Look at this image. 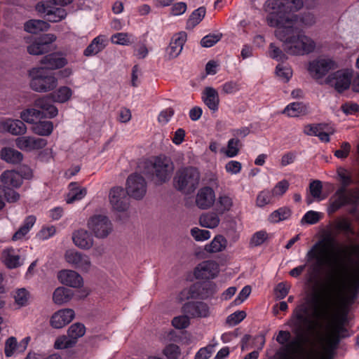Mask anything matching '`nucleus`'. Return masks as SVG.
Masks as SVG:
<instances>
[{
  "mask_svg": "<svg viewBox=\"0 0 359 359\" xmlns=\"http://www.w3.org/2000/svg\"><path fill=\"white\" fill-rule=\"evenodd\" d=\"M337 290V304L329 301V304H319L316 297L306 298L294 309L288 321L290 326L295 327V332H314L321 326V320L332 316V323L330 330L341 334L345 330L344 324L348 315V296L341 295Z\"/></svg>",
  "mask_w": 359,
  "mask_h": 359,
  "instance_id": "obj_1",
  "label": "nucleus"
},
{
  "mask_svg": "<svg viewBox=\"0 0 359 359\" xmlns=\"http://www.w3.org/2000/svg\"><path fill=\"white\" fill-rule=\"evenodd\" d=\"M279 20L272 27H276L275 36L282 42L283 48L287 54L303 55L315 50L314 41L294 26L298 20L297 15H289Z\"/></svg>",
  "mask_w": 359,
  "mask_h": 359,
  "instance_id": "obj_2",
  "label": "nucleus"
},
{
  "mask_svg": "<svg viewBox=\"0 0 359 359\" xmlns=\"http://www.w3.org/2000/svg\"><path fill=\"white\" fill-rule=\"evenodd\" d=\"M306 257L307 262H313L311 268L315 273H319L325 266L330 267L329 276L334 289L338 278L348 271L344 259L332 257L329 246L323 240L316 242L307 252Z\"/></svg>",
  "mask_w": 359,
  "mask_h": 359,
  "instance_id": "obj_3",
  "label": "nucleus"
},
{
  "mask_svg": "<svg viewBox=\"0 0 359 359\" xmlns=\"http://www.w3.org/2000/svg\"><path fill=\"white\" fill-rule=\"evenodd\" d=\"M302 0H268L264 5V10L268 13L266 22L268 25H277L279 20L289 15H297L295 12L303 7Z\"/></svg>",
  "mask_w": 359,
  "mask_h": 359,
  "instance_id": "obj_4",
  "label": "nucleus"
},
{
  "mask_svg": "<svg viewBox=\"0 0 359 359\" xmlns=\"http://www.w3.org/2000/svg\"><path fill=\"white\" fill-rule=\"evenodd\" d=\"M200 181V172L193 167L178 170L173 180L175 187L180 191L189 194L198 187Z\"/></svg>",
  "mask_w": 359,
  "mask_h": 359,
  "instance_id": "obj_5",
  "label": "nucleus"
},
{
  "mask_svg": "<svg viewBox=\"0 0 359 359\" xmlns=\"http://www.w3.org/2000/svg\"><path fill=\"white\" fill-rule=\"evenodd\" d=\"M148 172L151 173L152 178L158 184L168 182L174 170V165L171 159L165 156L154 158L147 163Z\"/></svg>",
  "mask_w": 359,
  "mask_h": 359,
  "instance_id": "obj_6",
  "label": "nucleus"
},
{
  "mask_svg": "<svg viewBox=\"0 0 359 359\" xmlns=\"http://www.w3.org/2000/svg\"><path fill=\"white\" fill-rule=\"evenodd\" d=\"M32 89L39 93H46L54 90L57 86V79L53 73L44 68H34L30 72Z\"/></svg>",
  "mask_w": 359,
  "mask_h": 359,
  "instance_id": "obj_7",
  "label": "nucleus"
},
{
  "mask_svg": "<svg viewBox=\"0 0 359 359\" xmlns=\"http://www.w3.org/2000/svg\"><path fill=\"white\" fill-rule=\"evenodd\" d=\"M87 226L97 238H105L114 231V226L110 219L105 215L97 214L90 217Z\"/></svg>",
  "mask_w": 359,
  "mask_h": 359,
  "instance_id": "obj_8",
  "label": "nucleus"
},
{
  "mask_svg": "<svg viewBox=\"0 0 359 359\" xmlns=\"http://www.w3.org/2000/svg\"><path fill=\"white\" fill-rule=\"evenodd\" d=\"M125 191L130 198L135 200L142 199L147 191L146 180L138 173L130 175L126 180Z\"/></svg>",
  "mask_w": 359,
  "mask_h": 359,
  "instance_id": "obj_9",
  "label": "nucleus"
},
{
  "mask_svg": "<svg viewBox=\"0 0 359 359\" xmlns=\"http://www.w3.org/2000/svg\"><path fill=\"white\" fill-rule=\"evenodd\" d=\"M128 196L125 189L121 187L111 189L109 198L112 208L117 212H126L130 207V199Z\"/></svg>",
  "mask_w": 359,
  "mask_h": 359,
  "instance_id": "obj_10",
  "label": "nucleus"
},
{
  "mask_svg": "<svg viewBox=\"0 0 359 359\" xmlns=\"http://www.w3.org/2000/svg\"><path fill=\"white\" fill-rule=\"evenodd\" d=\"M351 77V74L347 70H339L330 74L325 82L334 87L337 92L341 93L349 88Z\"/></svg>",
  "mask_w": 359,
  "mask_h": 359,
  "instance_id": "obj_11",
  "label": "nucleus"
},
{
  "mask_svg": "<svg viewBox=\"0 0 359 359\" xmlns=\"http://www.w3.org/2000/svg\"><path fill=\"white\" fill-rule=\"evenodd\" d=\"M335 68V63L330 59H317L309 62L308 71L315 79L323 78L330 70Z\"/></svg>",
  "mask_w": 359,
  "mask_h": 359,
  "instance_id": "obj_12",
  "label": "nucleus"
},
{
  "mask_svg": "<svg viewBox=\"0 0 359 359\" xmlns=\"http://www.w3.org/2000/svg\"><path fill=\"white\" fill-rule=\"evenodd\" d=\"M65 259L67 263L81 271H88L90 269L91 262L89 257L74 250H67Z\"/></svg>",
  "mask_w": 359,
  "mask_h": 359,
  "instance_id": "obj_13",
  "label": "nucleus"
},
{
  "mask_svg": "<svg viewBox=\"0 0 359 359\" xmlns=\"http://www.w3.org/2000/svg\"><path fill=\"white\" fill-rule=\"evenodd\" d=\"M16 147L26 151L38 150L46 147L47 141L41 137H35L33 136H22L18 137L15 140Z\"/></svg>",
  "mask_w": 359,
  "mask_h": 359,
  "instance_id": "obj_14",
  "label": "nucleus"
},
{
  "mask_svg": "<svg viewBox=\"0 0 359 359\" xmlns=\"http://www.w3.org/2000/svg\"><path fill=\"white\" fill-rule=\"evenodd\" d=\"M219 273L218 264L212 260L200 263L194 270V276L198 279H212Z\"/></svg>",
  "mask_w": 359,
  "mask_h": 359,
  "instance_id": "obj_15",
  "label": "nucleus"
},
{
  "mask_svg": "<svg viewBox=\"0 0 359 359\" xmlns=\"http://www.w3.org/2000/svg\"><path fill=\"white\" fill-rule=\"evenodd\" d=\"M196 205L201 210L210 208L215 202V193L210 187L201 188L196 196Z\"/></svg>",
  "mask_w": 359,
  "mask_h": 359,
  "instance_id": "obj_16",
  "label": "nucleus"
},
{
  "mask_svg": "<svg viewBox=\"0 0 359 359\" xmlns=\"http://www.w3.org/2000/svg\"><path fill=\"white\" fill-rule=\"evenodd\" d=\"M302 340L301 337H297L289 341V342L282 346L275 354V359H291L293 354L297 353L302 349Z\"/></svg>",
  "mask_w": 359,
  "mask_h": 359,
  "instance_id": "obj_17",
  "label": "nucleus"
},
{
  "mask_svg": "<svg viewBox=\"0 0 359 359\" xmlns=\"http://www.w3.org/2000/svg\"><path fill=\"white\" fill-rule=\"evenodd\" d=\"M184 313L193 318H206L210 315V308L204 302H188L182 307Z\"/></svg>",
  "mask_w": 359,
  "mask_h": 359,
  "instance_id": "obj_18",
  "label": "nucleus"
},
{
  "mask_svg": "<svg viewBox=\"0 0 359 359\" xmlns=\"http://www.w3.org/2000/svg\"><path fill=\"white\" fill-rule=\"evenodd\" d=\"M36 10L40 13L45 14L48 17V20L50 22L60 21L67 15L64 9L54 8L43 2L37 4Z\"/></svg>",
  "mask_w": 359,
  "mask_h": 359,
  "instance_id": "obj_19",
  "label": "nucleus"
},
{
  "mask_svg": "<svg viewBox=\"0 0 359 359\" xmlns=\"http://www.w3.org/2000/svg\"><path fill=\"white\" fill-rule=\"evenodd\" d=\"M186 40L187 34L184 32L175 34L166 48V57L169 60L177 57L181 53Z\"/></svg>",
  "mask_w": 359,
  "mask_h": 359,
  "instance_id": "obj_20",
  "label": "nucleus"
},
{
  "mask_svg": "<svg viewBox=\"0 0 359 359\" xmlns=\"http://www.w3.org/2000/svg\"><path fill=\"white\" fill-rule=\"evenodd\" d=\"M74 311L71 309H61L51 317L50 325L53 327L60 329L69 324L74 318Z\"/></svg>",
  "mask_w": 359,
  "mask_h": 359,
  "instance_id": "obj_21",
  "label": "nucleus"
},
{
  "mask_svg": "<svg viewBox=\"0 0 359 359\" xmlns=\"http://www.w3.org/2000/svg\"><path fill=\"white\" fill-rule=\"evenodd\" d=\"M61 283L72 287H80L83 285V278L76 271L73 270H62L57 274Z\"/></svg>",
  "mask_w": 359,
  "mask_h": 359,
  "instance_id": "obj_22",
  "label": "nucleus"
},
{
  "mask_svg": "<svg viewBox=\"0 0 359 359\" xmlns=\"http://www.w3.org/2000/svg\"><path fill=\"white\" fill-rule=\"evenodd\" d=\"M50 96H43L34 102V106L40 109L41 117L53 118L57 116V109L51 103Z\"/></svg>",
  "mask_w": 359,
  "mask_h": 359,
  "instance_id": "obj_23",
  "label": "nucleus"
},
{
  "mask_svg": "<svg viewBox=\"0 0 359 359\" xmlns=\"http://www.w3.org/2000/svg\"><path fill=\"white\" fill-rule=\"evenodd\" d=\"M72 240L75 245L81 249L88 250L93 245V238L91 234L83 229L73 233Z\"/></svg>",
  "mask_w": 359,
  "mask_h": 359,
  "instance_id": "obj_24",
  "label": "nucleus"
},
{
  "mask_svg": "<svg viewBox=\"0 0 359 359\" xmlns=\"http://www.w3.org/2000/svg\"><path fill=\"white\" fill-rule=\"evenodd\" d=\"M1 128L13 135H24L27 132V126L20 120L7 119L0 123Z\"/></svg>",
  "mask_w": 359,
  "mask_h": 359,
  "instance_id": "obj_25",
  "label": "nucleus"
},
{
  "mask_svg": "<svg viewBox=\"0 0 359 359\" xmlns=\"http://www.w3.org/2000/svg\"><path fill=\"white\" fill-rule=\"evenodd\" d=\"M41 63L43 65L44 69H56L65 66L67 60L60 53H54L44 56Z\"/></svg>",
  "mask_w": 359,
  "mask_h": 359,
  "instance_id": "obj_26",
  "label": "nucleus"
},
{
  "mask_svg": "<svg viewBox=\"0 0 359 359\" xmlns=\"http://www.w3.org/2000/svg\"><path fill=\"white\" fill-rule=\"evenodd\" d=\"M1 182L5 188H18L22 183V175L15 170H6L1 175Z\"/></svg>",
  "mask_w": 359,
  "mask_h": 359,
  "instance_id": "obj_27",
  "label": "nucleus"
},
{
  "mask_svg": "<svg viewBox=\"0 0 359 359\" xmlns=\"http://www.w3.org/2000/svg\"><path fill=\"white\" fill-rule=\"evenodd\" d=\"M202 100L213 112L218 110L219 97L217 91L212 87H205L202 93Z\"/></svg>",
  "mask_w": 359,
  "mask_h": 359,
  "instance_id": "obj_28",
  "label": "nucleus"
},
{
  "mask_svg": "<svg viewBox=\"0 0 359 359\" xmlns=\"http://www.w3.org/2000/svg\"><path fill=\"white\" fill-rule=\"evenodd\" d=\"M196 298L206 299L217 292V286L212 282H204L192 285Z\"/></svg>",
  "mask_w": 359,
  "mask_h": 359,
  "instance_id": "obj_29",
  "label": "nucleus"
},
{
  "mask_svg": "<svg viewBox=\"0 0 359 359\" xmlns=\"http://www.w3.org/2000/svg\"><path fill=\"white\" fill-rule=\"evenodd\" d=\"M350 203V198L345 187H340L331 198L330 211L334 212L343 205Z\"/></svg>",
  "mask_w": 359,
  "mask_h": 359,
  "instance_id": "obj_30",
  "label": "nucleus"
},
{
  "mask_svg": "<svg viewBox=\"0 0 359 359\" xmlns=\"http://www.w3.org/2000/svg\"><path fill=\"white\" fill-rule=\"evenodd\" d=\"M215 210L219 215L230 211L233 206V198L226 193H220L218 197L215 198Z\"/></svg>",
  "mask_w": 359,
  "mask_h": 359,
  "instance_id": "obj_31",
  "label": "nucleus"
},
{
  "mask_svg": "<svg viewBox=\"0 0 359 359\" xmlns=\"http://www.w3.org/2000/svg\"><path fill=\"white\" fill-rule=\"evenodd\" d=\"M0 158L8 163L18 164L22 161L23 155L12 147H6L0 150Z\"/></svg>",
  "mask_w": 359,
  "mask_h": 359,
  "instance_id": "obj_32",
  "label": "nucleus"
},
{
  "mask_svg": "<svg viewBox=\"0 0 359 359\" xmlns=\"http://www.w3.org/2000/svg\"><path fill=\"white\" fill-rule=\"evenodd\" d=\"M217 212H208L203 213L199 218L200 224L205 228L214 229L217 227L220 222Z\"/></svg>",
  "mask_w": 359,
  "mask_h": 359,
  "instance_id": "obj_33",
  "label": "nucleus"
},
{
  "mask_svg": "<svg viewBox=\"0 0 359 359\" xmlns=\"http://www.w3.org/2000/svg\"><path fill=\"white\" fill-rule=\"evenodd\" d=\"M73 297V292L72 290L59 287L53 292V300L59 305L65 304L70 301Z\"/></svg>",
  "mask_w": 359,
  "mask_h": 359,
  "instance_id": "obj_34",
  "label": "nucleus"
},
{
  "mask_svg": "<svg viewBox=\"0 0 359 359\" xmlns=\"http://www.w3.org/2000/svg\"><path fill=\"white\" fill-rule=\"evenodd\" d=\"M2 260L9 269H14L20 266V256L12 248L6 249L2 252Z\"/></svg>",
  "mask_w": 359,
  "mask_h": 359,
  "instance_id": "obj_35",
  "label": "nucleus"
},
{
  "mask_svg": "<svg viewBox=\"0 0 359 359\" xmlns=\"http://www.w3.org/2000/svg\"><path fill=\"white\" fill-rule=\"evenodd\" d=\"M226 245V239L222 235H217L213 238L210 243L205 246V250L210 253H216L225 250Z\"/></svg>",
  "mask_w": 359,
  "mask_h": 359,
  "instance_id": "obj_36",
  "label": "nucleus"
},
{
  "mask_svg": "<svg viewBox=\"0 0 359 359\" xmlns=\"http://www.w3.org/2000/svg\"><path fill=\"white\" fill-rule=\"evenodd\" d=\"M48 28L49 24L40 20H30L25 24V30L32 34L46 31Z\"/></svg>",
  "mask_w": 359,
  "mask_h": 359,
  "instance_id": "obj_37",
  "label": "nucleus"
},
{
  "mask_svg": "<svg viewBox=\"0 0 359 359\" xmlns=\"http://www.w3.org/2000/svg\"><path fill=\"white\" fill-rule=\"evenodd\" d=\"M32 130L38 135L48 136L53 130V124L50 121H39L33 125Z\"/></svg>",
  "mask_w": 359,
  "mask_h": 359,
  "instance_id": "obj_38",
  "label": "nucleus"
},
{
  "mask_svg": "<svg viewBox=\"0 0 359 359\" xmlns=\"http://www.w3.org/2000/svg\"><path fill=\"white\" fill-rule=\"evenodd\" d=\"M104 40L102 36H99L95 37L85 49L83 53L84 55L88 57L97 54L104 48L105 45L104 44Z\"/></svg>",
  "mask_w": 359,
  "mask_h": 359,
  "instance_id": "obj_39",
  "label": "nucleus"
},
{
  "mask_svg": "<svg viewBox=\"0 0 359 359\" xmlns=\"http://www.w3.org/2000/svg\"><path fill=\"white\" fill-rule=\"evenodd\" d=\"M306 107L302 102H293L283 110V114L290 117H297L306 113Z\"/></svg>",
  "mask_w": 359,
  "mask_h": 359,
  "instance_id": "obj_40",
  "label": "nucleus"
},
{
  "mask_svg": "<svg viewBox=\"0 0 359 359\" xmlns=\"http://www.w3.org/2000/svg\"><path fill=\"white\" fill-rule=\"evenodd\" d=\"M72 95V90L70 88L62 86L50 95L54 102L64 103L68 101Z\"/></svg>",
  "mask_w": 359,
  "mask_h": 359,
  "instance_id": "obj_41",
  "label": "nucleus"
},
{
  "mask_svg": "<svg viewBox=\"0 0 359 359\" xmlns=\"http://www.w3.org/2000/svg\"><path fill=\"white\" fill-rule=\"evenodd\" d=\"M75 186L76 183H71L69 184L71 189L66 198V201L67 203H72L75 201L81 200L87 194V190L86 188L77 189L74 188Z\"/></svg>",
  "mask_w": 359,
  "mask_h": 359,
  "instance_id": "obj_42",
  "label": "nucleus"
},
{
  "mask_svg": "<svg viewBox=\"0 0 359 359\" xmlns=\"http://www.w3.org/2000/svg\"><path fill=\"white\" fill-rule=\"evenodd\" d=\"M86 332V327L83 324L76 323L72 324L67 330V334L74 344L77 342L79 338L83 337Z\"/></svg>",
  "mask_w": 359,
  "mask_h": 359,
  "instance_id": "obj_43",
  "label": "nucleus"
},
{
  "mask_svg": "<svg viewBox=\"0 0 359 359\" xmlns=\"http://www.w3.org/2000/svg\"><path fill=\"white\" fill-rule=\"evenodd\" d=\"M291 215V210L287 207L280 208L273 211L269 217V219L272 223H277L280 221L287 219Z\"/></svg>",
  "mask_w": 359,
  "mask_h": 359,
  "instance_id": "obj_44",
  "label": "nucleus"
},
{
  "mask_svg": "<svg viewBox=\"0 0 359 359\" xmlns=\"http://www.w3.org/2000/svg\"><path fill=\"white\" fill-rule=\"evenodd\" d=\"M205 15V8L204 7H200L195 10L187 21V27L194 28L203 19Z\"/></svg>",
  "mask_w": 359,
  "mask_h": 359,
  "instance_id": "obj_45",
  "label": "nucleus"
},
{
  "mask_svg": "<svg viewBox=\"0 0 359 359\" xmlns=\"http://www.w3.org/2000/svg\"><path fill=\"white\" fill-rule=\"evenodd\" d=\"M242 144L237 138H232L228 141L227 148L224 154L227 157L232 158L238 155Z\"/></svg>",
  "mask_w": 359,
  "mask_h": 359,
  "instance_id": "obj_46",
  "label": "nucleus"
},
{
  "mask_svg": "<svg viewBox=\"0 0 359 359\" xmlns=\"http://www.w3.org/2000/svg\"><path fill=\"white\" fill-rule=\"evenodd\" d=\"M275 198L271 191L263 190L259 193L257 197L256 203L259 207H264L267 204L273 203V199Z\"/></svg>",
  "mask_w": 359,
  "mask_h": 359,
  "instance_id": "obj_47",
  "label": "nucleus"
},
{
  "mask_svg": "<svg viewBox=\"0 0 359 359\" xmlns=\"http://www.w3.org/2000/svg\"><path fill=\"white\" fill-rule=\"evenodd\" d=\"M323 185L320 181L314 180L309 184V191L311 196L318 201H320L325 198L322 196Z\"/></svg>",
  "mask_w": 359,
  "mask_h": 359,
  "instance_id": "obj_48",
  "label": "nucleus"
},
{
  "mask_svg": "<svg viewBox=\"0 0 359 359\" xmlns=\"http://www.w3.org/2000/svg\"><path fill=\"white\" fill-rule=\"evenodd\" d=\"M15 302L20 306H26L29 298V292L25 288L16 290L14 293Z\"/></svg>",
  "mask_w": 359,
  "mask_h": 359,
  "instance_id": "obj_49",
  "label": "nucleus"
},
{
  "mask_svg": "<svg viewBox=\"0 0 359 359\" xmlns=\"http://www.w3.org/2000/svg\"><path fill=\"white\" fill-rule=\"evenodd\" d=\"M41 117V111L36 109H28L20 113V118L28 123L34 122L35 118Z\"/></svg>",
  "mask_w": 359,
  "mask_h": 359,
  "instance_id": "obj_50",
  "label": "nucleus"
},
{
  "mask_svg": "<svg viewBox=\"0 0 359 359\" xmlns=\"http://www.w3.org/2000/svg\"><path fill=\"white\" fill-rule=\"evenodd\" d=\"M269 56L278 61H285L287 59L286 53L284 50H281L279 47L276 46L274 43H271L269 45Z\"/></svg>",
  "mask_w": 359,
  "mask_h": 359,
  "instance_id": "obj_51",
  "label": "nucleus"
},
{
  "mask_svg": "<svg viewBox=\"0 0 359 359\" xmlns=\"http://www.w3.org/2000/svg\"><path fill=\"white\" fill-rule=\"evenodd\" d=\"M222 34H210L205 36L201 41V45L205 48H210L213 46L215 43L221 40Z\"/></svg>",
  "mask_w": 359,
  "mask_h": 359,
  "instance_id": "obj_52",
  "label": "nucleus"
},
{
  "mask_svg": "<svg viewBox=\"0 0 359 359\" xmlns=\"http://www.w3.org/2000/svg\"><path fill=\"white\" fill-rule=\"evenodd\" d=\"M335 228L339 231H343L345 234L353 235L355 233L354 230L351 227V222L346 218H341L337 220Z\"/></svg>",
  "mask_w": 359,
  "mask_h": 359,
  "instance_id": "obj_53",
  "label": "nucleus"
},
{
  "mask_svg": "<svg viewBox=\"0 0 359 359\" xmlns=\"http://www.w3.org/2000/svg\"><path fill=\"white\" fill-rule=\"evenodd\" d=\"M290 184L287 180H283L278 182L272 189L271 192L275 198H280L289 189Z\"/></svg>",
  "mask_w": 359,
  "mask_h": 359,
  "instance_id": "obj_54",
  "label": "nucleus"
},
{
  "mask_svg": "<svg viewBox=\"0 0 359 359\" xmlns=\"http://www.w3.org/2000/svg\"><path fill=\"white\" fill-rule=\"evenodd\" d=\"M75 344L72 341L69 335H62L57 338L55 341L54 346L57 349H65L72 347Z\"/></svg>",
  "mask_w": 359,
  "mask_h": 359,
  "instance_id": "obj_55",
  "label": "nucleus"
},
{
  "mask_svg": "<svg viewBox=\"0 0 359 359\" xmlns=\"http://www.w3.org/2000/svg\"><path fill=\"white\" fill-rule=\"evenodd\" d=\"M321 214L318 212L310 210L307 212L301 219V224H314L319 222Z\"/></svg>",
  "mask_w": 359,
  "mask_h": 359,
  "instance_id": "obj_56",
  "label": "nucleus"
},
{
  "mask_svg": "<svg viewBox=\"0 0 359 359\" xmlns=\"http://www.w3.org/2000/svg\"><path fill=\"white\" fill-rule=\"evenodd\" d=\"M27 51L31 55H41L48 52V48L41 43L39 39L27 46Z\"/></svg>",
  "mask_w": 359,
  "mask_h": 359,
  "instance_id": "obj_57",
  "label": "nucleus"
},
{
  "mask_svg": "<svg viewBox=\"0 0 359 359\" xmlns=\"http://www.w3.org/2000/svg\"><path fill=\"white\" fill-rule=\"evenodd\" d=\"M191 234L196 241H204L210 238V232L208 230L200 229L197 227L191 229Z\"/></svg>",
  "mask_w": 359,
  "mask_h": 359,
  "instance_id": "obj_58",
  "label": "nucleus"
},
{
  "mask_svg": "<svg viewBox=\"0 0 359 359\" xmlns=\"http://www.w3.org/2000/svg\"><path fill=\"white\" fill-rule=\"evenodd\" d=\"M245 316L246 313L245 311H236L227 317L226 322L228 325L234 326L241 322Z\"/></svg>",
  "mask_w": 359,
  "mask_h": 359,
  "instance_id": "obj_59",
  "label": "nucleus"
},
{
  "mask_svg": "<svg viewBox=\"0 0 359 359\" xmlns=\"http://www.w3.org/2000/svg\"><path fill=\"white\" fill-rule=\"evenodd\" d=\"M164 355L168 359H177L180 355V350L175 344H169L163 350Z\"/></svg>",
  "mask_w": 359,
  "mask_h": 359,
  "instance_id": "obj_60",
  "label": "nucleus"
},
{
  "mask_svg": "<svg viewBox=\"0 0 359 359\" xmlns=\"http://www.w3.org/2000/svg\"><path fill=\"white\" fill-rule=\"evenodd\" d=\"M189 299H196V294H194L192 285L189 288L182 290L176 297L179 303H182L184 301Z\"/></svg>",
  "mask_w": 359,
  "mask_h": 359,
  "instance_id": "obj_61",
  "label": "nucleus"
},
{
  "mask_svg": "<svg viewBox=\"0 0 359 359\" xmlns=\"http://www.w3.org/2000/svg\"><path fill=\"white\" fill-rule=\"evenodd\" d=\"M290 285L286 283H280L275 288V295L278 299H284L288 294Z\"/></svg>",
  "mask_w": 359,
  "mask_h": 359,
  "instance_id": "obj_62",
  "label": "nucleus"
},
{
  "mask_svg": "<svg viewBox=\"0 0 359 359\" xmlns=\"http://www.w3.org/2000/svg\"><path fill=\"white\" fill-rule=\"evenodd\" d=\"M276 74L278 77L282 79L284 81L287 82L290 80L292 75V69L288 67H283L278 65L276 67Z\"/></svg>",
  "mask_w": 359,
  "mask_h": 359,
  "instance_id": "obj_63",
  "label": "nucleus"
},
{
  "mask_svg": "<svg viewBox=\"0 0 359 359\" xmlns=\"http://www.w3.org/2000/svg\"><path fill=\"white\" fill-rule=\"evenodd\" d=\"M268 238V234L264 231L256 232L250 240V245L258 246L262 245Z\"/></svg>",
  "mask_w": 359,
  "mask_h": 359,
  "instance_id": "obj_64",
  "label": "nucleus"
}]
</instances>
